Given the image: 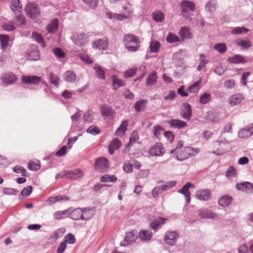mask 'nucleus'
<instances>
[{"label":"nucleus","instance_id":"1","mask_svg":"<svg viewBox=\"0 0 253 253\" xmlns=\"http://www.w3.org/2000/svg\"><path fill=\"white\" fill-rule=\"evenodd\" d=\"M125 47L129 51L135 52L138 50L140 47L139 39L132 34L126 35L123 38Z\"/></svg>","mask_w":253,"mask_h":253},{"label":"nucleus","instance_id":"2","mask_svg":"<svg viewBox=\"0 0 253 253\" xmlns=\"http://www.w3.org/2000/svg\"><path fill=\"white\" fill-rule=\"evenodd\" d=\"M123 10H128L127 13H124L122 14H117L111 12H106V16L110 19H116L119 20H122L125 19L130 18L133 13V9L131 5L126 3L123 6Z\"/></svg>","mask_w":253,"mask_h":253},{"label":"nucleus","instance_id":"3","mask_svg":"<svg viewBox=\"0 0 253 253\" xmlns=\"http://www.w3.org/2000/svg\"><path fill=\"white\" fill-rule=\"evenodd\" d=\"M199 152L200 149L198 148L186 147L182 150L176 152V159L179 161H183L190 157L196 156Z\"/></svg>","mask_w":253,"mask_h":253},{"label":"nucleus","instance_id":"4","mask_svg":"<svg viewBox=\"0 0 253 253\" xmlns=\"http://www.w3.org/2000/svg\"><path fill=\"white\" fill-rule=\"evenodd\" d=\"M229 144V142L225 138L213 142V147L215 150L212 153L217 156L225 154L227 152V146Z\"/></svg>","mask_w":253,"mask_h":253},{"label":"nucleus","instance_id":"5","mask_svg":"<svg viewBox=\"0 0 253 253\" xmlns=\"http://www.w3.org/2000/svg\"><path fill=\"white\" fill-rule=\"evenodd\" d=\"M179 236L178 231H168L165 234L164 241L168 245H175Z\"/></svg>","mask_w":253,"mask_h":253},{"label":"nucleus","instance_id":"6","mask_svg":"<svg viewBox=\"0 0 253 253\" xmlns=\"http://www.w3.org/2000/svg\"><path fill=\"white\" fill-rule=\"evenodd\" d=\"M180 7L183 16H186V14L194 12L195 10V3L188 0H182L180 2Z\"/></svg>","mask_w":253,"mask_h":253},{"label":"nucleus","instance_id":"7","mask_svg":"<svg viewBox=\"0 0 253 253\" xmlns=\"http://www.w3.org/2000/svg\"><path fill=\"white\" fill-rule=\"evenodd\" d=\"M27 14L31 18H35L40 16V10L37 4L34 3H29L25 6Z\"/></svg>","mask_w":253,"mask_h":253},{"label":"nucleus","instance_id":"8","mask_svg":"<svg viewBox=\"0 0 253 253\" xmlns=\"http://www.w3.org/2000/svg\"><path fill=\"white\" fill-rule=\"evenodd\" d=\"M101 116L104 119L112 120L115 115V111L112 107L107 104H103L100 108Z\"/></svg>","mask_w":253,"mask_h":253},{"label":"nucleus","instance_id":"9","mask_svg":"<svg viewBox=\"0 0 253 253\" xmlns=\"http://www.w3.org/2000/svg\"><path fill=\"white\" fill-rule=\"evenodd\" d=\"M198 215L203 219H212L215 220H219V218L218 214L212 212L207 209H201L197 211Z\"/></svg>","mask_w":253,"mask_h":253},{"label":"nucleus","instance_id":"10","mask_svg":"<svg viewBox=\"0 0 253 253\" xmlns=\"http://www.w3.org/2000/svg\"><path fill=\"white\" fill-rule=\"evenodd\" d=\"M108 161L105 158H100L96 160L95 164V169L100 172L107 171L109 168Z\"/></svg>","mask_w":253,"mask_h":253},{"label":"nucleus","instance_id":"11","mask_svg":"<svg viewBox=\"0 0 253 253\" xmlns=\"http://www.w3.org/2000/svg\"><path fill=\"white\" fill-rule=\"evenodd\" d=\"M73 42L79 46H83L88 42V36L84 33H75L72 38Z\"/></svg>","mask_w":253,"mask_h":253},{"label":"nucleus","instance_id":"12","mask_svg":"<svg viewBox=\"0 0 253 253\" xmlns=\"http://www.w3.org/2000/svg\"><path fill=\"white\" fill-rule=\"evenodd\" d=\"M190 188H195L194 184L190 182L186 183L181 189L178 191L179 193L183 194L185 197L186 205L189 204L190 203V192L189 191Z\"/></svg>","mask_w":253,"mask_h":253},{"label":"nucleus","instance_id":"13","mask_svg":"<svg viewBox=\"0 0 253 253\" xmlns=\"http://www.w3.org/2000/svg\"><path fill=\"white\" fill-rule=\"evenodd\" d=\"M42 78L37 76H23L21 83L27 84L38 85L42 82Z\"/></svg>","mask_w":253,"mask_h":253},{"label":"nucleus","instance_id":"14","mask_svg":"<svg viewBox=\"0 0 253 253\" xmlns=\"http://www.w3.org/2000/svg\"><path fill=\"white\" fill-rule=\"evenodd\" d=\"M195 195L199 200L207 201L211 198V191L209 189H200L196 191Z\"/></svg>","mask_w":253,"mask_h":253},{"label":"nucleus","instance_id":"15","mask_svg":"<svg viewBox=\"0 0 253 253\" xmlns=\"http://www.w3.org/2000/svg\"><path fill=\"white\" fill-rule=\"evenodd\" d=\"M149 153L153 156H162L165 153V150L162 143L158 142L151 147Z\"/></svg>","mask_w":253,"mask_h":253},{"label":"nucleus","instance_id":"16","mask_svg":"<svg viewBox=\"0 0 253 253\" xmlns=\"http://www.w3.org/2000/svg\"><path fill=\"white\" fill-rule=\"evenodd\" d=\"M138 238V236L133 232H128L126 233L125 238L121 242L120 245L126 247L134 243Z\"/></svg>","mask_w":253,"mask_h":253},{"label":"nucleus","instance_id":"17","mask_svg":"<svg viewBox=\"0 0 253 253\" xmlns=\"http://www.w3.org/2000/svg\"><path fill=\"white\" fill-rule=\"evenodd\" d=\"M1 81L7 84H14L17 81L16 75L11 72H8L2 75Z\"/></svg>","mask_w":253,"mask_h":253},{"label":"nucleus","instance_id":"18","mask_svg":"<svg viewBox=\"0 0 253 253\" xmlns=\"http://www.w3.org/2000/svg\"><path fill=\"white\" fill-rule=\"evenodd\" d=\"M108 40L104 37L101 39H98L92 42V46L94 49L104 50L108 46Z\"/></svg>","mask_w":253,"mask_h":253},{"label":"nucleus","instance_id":"19","mask_svg":"<svg viewBox=\"0 0 253 253\" xmlns=\"http://www.w3.org/2000/svg\"><path fill=\"white\" fill-rule=\"evenodd\" d=\"M70 209V211L68 213V217L73 219V220H83V211L82 209L78 208L72 210V208Z\"/></svg>","mask_w":253,"mask_h":253},{"label":"nucleus","instance_id":"20","mask_svg":"<svg viewBox=\"0 0 253 253\" xmlns=\"http://www.w3.org/2000/svg\"><path fill=\"white\" fill-rule=\"evenodd\" d=\"M237 190L242 191L246 193H250L253 191V185L249 182H243L237 183L236 185Z\"/></svg>","mask_w":253,"mask_h":253},{"label":"nucleus","instance_id":"21","mask_svg":"<svg viewBox=\"0 0 253 253\" xmlns=\"http://www.w3.org/2000/svg\"><path fill=\"white\" fill-rule=\"evenodd\" d=\"M168 220L166 218L159 217L155 219L149 225V227L156 231L158 230L159 227L162 224H164Z\"/></svg>","mask_w":253,"mask_h":253},{"label":"nucleus","instance_id":"22","mask_svg":"<svg viewBox=\"0 0 253 253\" xmlns=\"http://www.w3.org/2000/svg\"><path fill=\"white\" fill-rule=\"evenodd\" d=\"M244 99L241 94H236L232 95L228 99V103L232 106L240 104Z\"/></svg>","mask_w":253,"mask_h":253},{"label":"nucleus","instance_id":"23","mask_svg":"<svg viewBox=\"0 0 253 253\" xmlns=\"http://www.w3.org/2000/svg\"><path fill=\"white\" fill-rule=\"evenodd\" d=\"M138 237L143 241H148L152 237V233L149 229H141L138 233Z\"/></svg>","mask_w":253,"mask_h":253},{"label":"nucleus","instance_id":"24","mask_svg":"<svg viewBox=\"0 0 253 253\" xmlns=\"http://www.w3.org/2000/svg\"><path fill=\"white\" fill-rule=\"evenodd\" d=\"M219 113L214 110H211L209 111L205 117V119L209 122H215L219 120Z\"/></svg>","mask_w":253,"mask_h":253},{"label":"nucleus","instance_id":"25","mask_svg":"<svg viewBox=\"0 0 253 253\" xmlns=\"http://www.w3.org/2000/svg\"><path fill=\"white\" fill-rule=\"evenodd\" d=\"M112 84L114 90H117L119 87L124 86L125 84V81L118 78L117 75H113L111 76Z\"/></svg>","mask_w":253,"mask_h":253},{"label":"nucleus","instance_id":"26","mask_svg":"<svg viewBox=\"0 0 253 253\" xmlns=\"http://www.w3.org/2000/svg\"><path fill=\"white\" fill-rule=\"evenodd\" d=\"M169 124L172 127L178 129L183 128L187 126L186 123L178 119L171 120L169 121Z\"/></svg>","mask_w":253,"mask_h":253},{"label":"nucleus","instance_id":"27","mask_svg":"<svg viewBox=\"0 0 253 253\" xmlns=\"http://www.w3.org/2000/svg\"><path fill=\"white\" fill-rule=\"evenodd\" d=\"M181 116L184 119L189 120L192 117V109L191 106L188 104H184V109L181 112Z\"/></svg>","mask_w":253,"mask_h":253},{"label":"nucleus","instance_id":"28","mask_svg":"<svg viewBox=\"0 0 253 253\" xmlns=\"http://www.w3.org/2000/svg\"><path fill=\"white\" fill-rule=\"evenodd\" d=\"M179 35L183 40L187 39H191L192 38V34L188 27H181L179 32Z\"/></svg>","mask_w":253,"mask_h":253},{"label":"nucleus","instance_id":"29","mask_svg":"<svg viewBox=\"0 0 253 253\" xmlns=\"http://www.w3.org/2000/svg\"><path fill=\"white\" fill-rule=\"evenodd\" d=\"M121 145V141L118 138H115L110 143L109 151L111 155L114 154L115 150L119 149Z\"/></svg>","mask_w":253,"mask_h":253},{"label":"nucleus","instance_id":"30","mask_svg":"<svg viewBox=\"0 0 253 253\" xmlns=\"http://www.w3.org/2000/svg\"><path fill=\"white\" fill-rule=\"evenodd\" d=\"M58 28V20L57 18L53 19L46 26V30L50 34L55 33Z\"/></svg>","mask_w":253,"mask_h":253},{"label":"nucleus","instance_id":"31","mask_svg":"<svg viewBox=\"0 0 253 253\" xmlns=\"http://www.w3.org/2000/svg\"><path fill=\"white\" fill-rule=\"evenodd\" d=\"M232 198L228 195H224L219 199L218 203L219 206L222 207H226L231 204Z\"/></svg>","mask_w":253,"mask_h":253},{"label":"nucleus","instance_id":"32","mask_svg":"<svg viewBox=\"0 0 253 253\" xmlns=\"http://www.w3.org/2000/svg\"><path fill=\"white\" fill-rule=\"evenodd\" d=\"M64 80L69 83H74L77 79L76 75L72 71H66L63 75Z\"/></svg>","mask_w":253,"mask_h":253},{"label":"nucleus","instance_id":"33","mask_svg":"<svg viewBox=\"0 0 253 253\" xmlns=\"http://www.w3.org/2000/svg\"><path fill=\"white\" fill-rule=\"evenodd\" d=\"M84 175V172L80 169H76L74 170H69V178L72 179H76L82 177Z\"/></svg>","mask_w":253,"mask_h":253},{"label":"nucleus","instance_id":"34","mask_svg":"<svg viewBox=\"0 0 253 253\" xmlns=\"http://www.w3.org/2000/svg\"><path fill=\"white\" fill-rule=\"evenodd\" d=\"M227 61L232 64H239L244 63L246 60L240 55H236L233 57H229Z\"/></svg>","mask_w":253,"mask_h":253},{"label":"nucleus","instance_id":"35","mask_svg":"<svg viewBox=\"0 0 253 253\" xmlns=\"http://www.w3.org/2000/svg\"><path fill=\"white\" fill-rule=\"evenodd\" d=\"M128 121H123L120 126L117 128L116 134L117 135L122 136L124 135L126 130L127 129Z\"/></svg>","mask_w":253,"mask_h":253},{"label":"nucleus","instance_id":"36","mask_svg":"<svg viewBox=\"0 0 253 253\" xmlns=\"http://www.w3.org/2000/svg\"><path fill=\"white\" fill-rule=\"evenodd\" d=\"M83 211V220H87L90 219L94 214V211L92 209L84 208L82 209Z\"/></svg>","mask_w":253,"mask_h":253},{"label":"nucleus","instance_id":"37","mask_svg":"<svg viewBox=\"0 0 253 253\" xmlns=\"http://www.w3.org/2000/svg\"><path fill=\"white\" fill-rule=\"evenodd\" d=\"M157 76L156 72L153 71L147 77L146 84L147 86H151L156 83Z\"/></svg>","mask_w":253,"mask_h":253},{"label":"nucleus","instance_id":"38","mask_svg":"<svg viewBox=\"0 0 253 253\" xmlns=\"http://www.w3.org/2000/svg\"><path fill=\"white\" fill-rule=\"evenodd\" d=\"M217 3L215 0H211L208 1L205 5V10L210 13L214 12L216 9Z\"/></svg>","mask_w":253,"mask_h":253},{"label":"nucleus","instance_id":"39","mask_svg":"<svg viewBox=\"0 0 253 253\" xmlns=\"http://www.w3.org/2000/svg\"><path fill=\"white\" fill-rule=\"evenodd\" d=\"M22 8V5L20 0H12L11 2V9L13 11L20 12Z\"/></svg>","mask_w":253,"mask_h":253},{"label":"nucleus","instance_id":"40","mask_svg":"<svg viewBox=\"0 0 253 253\" xmlns=\"http://www.w3.org/2000/svg\"><path fill=\"white\" fill-rule=\"evenodd\" d=\"M234 43L236 45L242 46L244 49H248L251 45V42L248 40H236L234 41Z\"/></svg>","mask_w":253,"mask_h":253},{"label":"nucleus","instance_id":"41","mask_svg":"<svg viewBox=\"0 0 253 253\" xmlns=\"http://www.w3.org/2000/svg\"><path fill=\"white\" fill-rule=\"evenodd\" d=\"M70 211V209H67L63 211H56L53 214V217L55 219L60 220L63 218V217L68 214Z\"/></svg>","mask_w":253,"mask_h":253},{"label":"nucleus","instance_id":"42","mask_svg":"<svg viewBox=\"0 0 253 253\" xmlns=\"http://www.w3.org/2000/svg\"><path fill=\"white\" fill-rule=\"evenodd\" d=\"M147 103L146 99H140L136 102L134 106L135 110L137 112H140L142 111L143 108L145 107Z\"/></svg>","mask_w":253,"mask_h":253},{"label":"nucleus","instance_id":"43","mask_svg":"<svg viewBox=\"0 0 253 253\" xmlns=\"http://www.w3.org/2000/svg\"><path fill=\"white\" fill-rule=\"evenodd\" d=\"M152 16L154 21L158 22H162L165 19L164 13L161 11H157L153 12Z\"/></svg>","mask_w":253,"mask_h":253},{"label":"nucleus","instance_id":"44","mask_svg":"<svg viewBox=\"0 0 253 253\" xmlns=\"http://www.w3.org/2000/svg\"><path fill=\"white\" fill-rule=\"evenodd\" d=\"M0 41L1 48L5 49L8 46L9 42V37L6 35H0Z\"/></svg>","mask_w":253,"mask_h":253},{"label":"nucleus","instance_id":"45","mask_svg":"<svg viewBox=\"0 0 253 253\" xmlns=\"http://www.w3.org/2000/svg\"><path fill=\"white\" fill-rule=\"evenodd\" d=\"M231 33L234 35H241L243 33H247L249 31V29L244 27L231 28Z\"/></svg>","mask_w":253,"mask_h":253},{"label":"nucleus","instance_id":"46","mask_svg":"<svg viewBox=\"0 0 253 253\" xmlns=\"http://www.w3.org/2000/svg\"><path fill=\"white\" fill-rule=\"evenodd\" d=\"M237 175L236 169L233 166H230L227 170L225 176L228 179H231L233 177H236Z\"/></svg>","mask_w":253,"mask_h":253},{"label":"nucleus","instance_id":"47","mask_svg":"<svg viewBox=\"0 0 253 253\" xmlns=\"http://www.w3.org/2000/svg\"><path fill=\"white\" fill-rule=\"evenodd\" d=\"M60 78L59 77L52 72L49 74V82L55 87H58L59 85Z\"/></svg>","mask_w":253,"mask_h":253},{"label":"nucleus","instance_id":"48","mask_svg":"<svg viewBox=\"0 0 253 253\" xmlns=\"http://www.w3.org/2000/svg\"><path fill=\"white\" fill-rule=\"evenodd\" d=\"M117 180V177L114 175L105 174L101 176L100 181L102 182H115Z\"/></svg>","mask_w":253,"mask_h":253},{"label":"nucleus","instance_id":"49","mask_svg":"<svg viewBox=\"0 0 253 253\" xmlns=\"http://www.w3.org/2000/svg\"><path fill=\"white\" fill-rule=\"evenodd\" d=\"M32 38L37 42L41 44L42 47H44L45 46V44L43 37L38 33L35 32H33L32 34Z\"/></svg>","mask_w":253,"mask_h":253},{"label":"nucleus","instance_id":"50","mask_svg":"<svg viewBox=\"0 0 253 253\" xmlns=\"http://www.w3.org/2000/svg\"><path fill=\"white\" fill-rule=\"evenodd\" d=\"M164 128L159 125L155 126L153 127L154 135L159 139L161 138L162 134L164 133Z\"/></svg>","mask_w":253,"mask_h":253},{"label":"nucleus","instance_id":"51","mask_svg":"<svg viewBox=\"0 0 253 253\" xmlns=\"http://www.w3.org/2000/svg\"><path fill=\"white\" fill-rule=\"evenodd\" d=\"M65 232L64 228H59L55 230L51 235L50 239H53L54 241H56L58 238L61 237Z\"/></svg>","mask_w":253,"mask_h":253},{"label":"nucleus","instance_id":"52","mask_svg":"<svg viewBox=\"0 0 253 253\" xmlns=\"http://www.w3.org/2000/svg\"><path fill=\"white\" fill-rule=\"evenodd\" d=\"M211 94L205 93L201 96L199 102L202 104H206L211 100Z\"/></svg>","mask_w":253,"mask_h":253},{"label":"nucleus","instance_id":"53","mask_svg":"<svg viewBox=\"0 0 253 253\" xmlns=\"http://www.w3.org/2000/svg\"><path fill=\"white\" fill-rule=\"evenodd\" d=\"M238 136L241 138H248L252 136L248 127L241 129L238 132Z\"/></svg>","mask_w":253,"mask_h":253},{"label":"nucleus","instance_id":"54","mask_svg":"<svg viewBox=\"0 0 253 253\" xmlns=\"http://www.w3.org/2000/svg\"><path fill=\"white\" fill-rule=\"evenodd\" d=\"M201 83V80H200L195 83H194L192 85L190 86L188 90L190 93H197L198 92L199 90V85Z\"/></svg>","mask_w":253,"mask_h":253},{"label":"nucleus","instance_id":"55","mask_svg":"<svg viewBox=\"0 0 253 253\" xmlns=\"http://www.w3.org/2000/svg\"><path fill=\"white\" fill-rule=\"evenodd\" d=\"M76 240L75 238V236L71 234L68 233L67 234L62 242H64L65 244L66 245L67 243L69 244H73L76 243Z\"/></svg>","mask_w":253,"mask_h":253},{"label":"nucleus","instance_id":"56","mask_svg":"<svg viewBox=\"0 0 253 253\" xmlns=\"http://www.w3.org/2000/svg\"><path fill=\"white\" fill-rule=\"evenodd\" d=\"M200 61L199 66L197 67V70L200 71L202 70L203 68H204L206 64L208 63V61L206 59V57L205 55L202 53L200 55Z\"/></svg>","mask_w":253,"mask_h":253},{"label":"nucleus","instance_id":"57","mask_svg":"<svg viewBox=\"0 0 253 253\" xmlns=\"http://www.w3.org/2000/svg\"><path fill=\"white\" fill-rule=\"evenodd\" d=\"M40 55L39 51L37 49H35L29 53L28 58L30 60H36L39 59Z\"/></svg>","mask_w":253,"mask_h":253},{"label":"nucleus","instance_id":"58","mask_svg":"<svg viewBox=\"0 0 253 253\" xmlns=\"http://www.w3.org/2000/svg\"><path fill=\"white\" fill-rule=\"evenodd\" d=\"M167 41L170 43L177 42L180 41L179 38L175 34L169 33L166 38Z\"/></svg>","mask_w":253,"mask_h":253},{"label":"nucleus","instance_id":"59","mask_svg":"<svg viewBox=\"0 0 253 253\" xmlns=\"http://www.w3.org/2000/svg\"><path fill=\"white\" fill-rule=\"evenodd\" d=\"M86 132L92 135H96L100 133V130L97 126L92 125L86 129Z\"/></svg>","mask_w":253,"mask_h":253},{"label":"nucleus","instance_id":"60","mask_svg":"<svg viewBox=\"0 0 253 253\" xmlns=\"http://www.w3.org/2000/svg\"><path fill=\"white\" fill-rule=\"evenodd\" d=\"M41 84L44 85V91L46 94L51 97L55 96V93L52 90L51 87L48 85L45 82L42 81Z\"/></svg>","mask_w":253,"mask_h":253},{"label":"nucleus","instance_id":"61","mask_svg":"<svg viewBox=\"0 0 253 253\" xmlns=\"http://www.w3.org/2000/svg\"><path fill=\"white\" fill-rule=\"evenodd\" d=\"M139 139L138 133L136 131H133L130 136L129 142L126 144V147H128L130 146L131 142H135Z\"/></svg>","mask_w":253,"mask_h":253},{"label":"nucleus","instance_id":"62","mask_svg":"<svg viewBox=\"0 0 253 253\" xmlns=\"http://www.w3.org/2000/svg\"><path fill=\"white\" fill-rule=\"evenodd\" d=\"M93 112L91 110L87 111L84 116V119L85 122L91 123L93 120Z\"/></svg>","mask_w":253,"mask_h":253},{"label":"nucleus","instance_id":"63","mask_svg":"<svg viewBox=\"0 0 253 253\" xmlns=\"http://www.w3.org/2000/svg\"><path fill=\"white\" fill-rule=\"evenodd\" d=\"M28 168L33 171H37L40 168L39 162L30 161L28 165Z\"/></svg>","mask_w":253,"mask_h":253},{"label":"nucleus","instance_id":"64","mask_svg":"<svg viewBox=\"0 0 253 253\" xmlns=\"http://www.w3.org/2000/svg\"><path fill=\"white\" fill-rule=\"evenodd\" d=\"M214 48L221 53L225 52L227 50L226 45L224 43L215 44L214 46Z\"/></svg>","mask_w":253,"mask_h":253}]
</instances>
